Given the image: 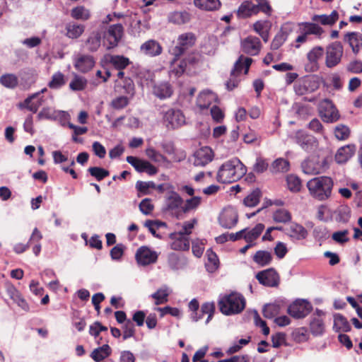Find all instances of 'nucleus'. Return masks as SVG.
Returning a JSON list of instances; mask_svg holds the SVG:
<instances>
[{
    "instance_id": "1",
    "label": "nucleus",
    "mask_w": 362,
    "mask_h": 362,
    "mask_svg": "<svg viewBox=\"0 0 362 362\" xmlns=\"http://www.w3.org/2000/svg\"><path fill=\"white\" fill-rule=\"evenodd\" d=\"M247 172L246 167L238 158L224 162L219 168L216 180L221 183H231L239 180Z\"/></svg>"
},
{
    "instance_id": "2",
    "label": "nucleus",
    "mask_w": 362,
    "mask_h": 362,
    "mask_svg": "<svg viewBox=\"0 0 362 362\" xmlns=\"http://www.w3.org/2000/svg\"><path fill=\"white\" fill-rule=\"evenodd\" d=\"M306 186L312 197L325 201L331 197L334 182L329 177L320 176L310 180Z\"/></svg>"
},
{
    "instance_id": "3",
    "label": "nucleus",
    "mask_w": 362,
    "mask_h": 362,
    "mask_svg": "<svg viewBox=\"0 0 362 362\" xmlns=\"http://www.w3.org/2000/svg\"><path fill=\"white\" fill-rule=\"evenodd\" d=\"M220 311L226 315H232L241 313L245 307V298L238 293L225 295L218 300Z\"/></svg>"
},
{
    "instance_id": "4",
    "label": "nucleus",
    "mask_w": 362,
    "mask_h": 362,
    "mask_svg": "<svg viewBox=\"0 0 362 362\" xmlns=\"http://www.w3.org/2000/svg\"><path fill=\"white\" fill-rule=\"evenodd\" d=\"M182 203L183 199L179 194L171 191L166 195L163 211L177 219H180L183 215Z\"/></svg>"
},
{
    "instance_id": "5",
    "label": "nucleus",
    "mask_w": 362,
    "mask_h": 362,
    "mask_svg": "<svg viewBox=\"0 0 362 362\" xmlns=\"http://www.w3.org/2000/svg\"><path fill=\"white\" fill-rule=\"evenodd\" d=\"M291 139L306 152H312L317 148V139L304 130H298L291 135Z\"/></svg>"
},
{
    "instance_id": "6",
    "label": "nucleus",
    "mask_w": 362,
    "mask_h": 362,
    "mask_svg": "<svg viewBox=\"0 0 362 362\" xmlns=\"http://www.w3.org/2000/svg\"><path fill=\"white\" fill-rule=\"evenodd\" d=\"M327 168L326 158L318 156H310L303 160L301 168L305 174L316 175L322 173Z\"/></svg>"
},
{
    "instance_id": "7",
    "label": "nucleus",
    "mask_w": 362,
    "mask_h": 362,
    "mask_svg": "<svg viewBox=\"0 0 362 362\" xmlns=\"http://www.w3.org/2000/svg\"><path fill=\"white\" fill-rule=\"evenodd\" d=\"M343 47L339 42L332 43L327 47L325 64L328 68L336 66L341 62Z\"/></svg>"
},
{
    "instance_id": "8",
    "label": "nucleus",
    "mask_w": 362,
    "mask_h": 362,
    "mask_svg": "<svg viewBox=\"0 0 362 362\" xmlns=\"http://www.w3.org/2000/svg\"><path fill=\"white\" fill-rule=\"evenodd\" d=\"M163 120L168 129H177L185 124V117L182 111L173 108L164 112Z\"/></svg>"
},
{
    "instance_id": "9",
    "label": "nucleus",
    "mask_w": 362,
    "mask_h": 362,
    "mask_svg": "<svg viewBox=\"0 0 362 362\" xmlns=\"http://www.w3.org/2000/svg\"><path fill=\"white\" fill-rule=\"evenodd\" d=\"M124 28L121 23L113 24L109 26L107 31L103 35L107 42V49H110L117 46L123 35Z\"/></svg>"
},
{
    "instance_id": "10",
    "label": "nucleus",
    "mask_w": 362,
    "mask_h": 362,
    "mask_svg": "<svg viewBox=\"0 0 362 362\" xmlns=\"http://www.w3.org/2000/svg\"><path fill=\"white\" fill-rule=\"evenodd\" d=\"M320 113L323 121L327 123L335 122L340 117L337 109L329 99H325L321 103Z\"/></svg>"
},
{
    "instance_id": "11",
    "label": "nucleus",
    "mask_w": 362,
    "mask_h": 362,
    "mask_svg": "<svg viewBox=\"0 0 362 362\" xmlns=\"http://www.w3.org/2000/svg\"><path fill=\"white\" fill-rule=\"evenodd\" d=\"M319 87L318 82L313 77H305L298 81L293 85V90L296 95H304L315 91Z\"/></svg>"
},
{
    "instance_id": "12",
    "label": "nucleus",
    "mask_w": 362,
    "mask_h": 362,
    "mask_svg": "<svg viewBox=\"0 0 362 362\" xmlns=\"http://www.w3.org/2000/svg\"><path fill=\"white\" fill-rule=\"evenodd\" d=\"M196 41V37L192 33L180 35L177 38V45L173 49L172 53L175 57L182 55L187 49L192 47Z\"/></svg>"
},
{
    "instance_id": "13",
    "label": "nucleus",
    "mask_w": 362,
    "mask_h": 362,
    "mask_svg": "<svg viewBox=\"0 0 362 362\" xmlns=\"http://www.w3.org/2000/svg\"><path fill=\"white\" fill-rule=\"evenodd\" d=\"M312 310L311 304L305 300H297L291 304L288 308V314L294 318H303Z\"/></svg>"
},
{
    "instance_id": "14",
    "label": "nucleus",
    "mask_w": 362,
    "mask_h": 362,
    "mask_svg": "<svg viewBox=\"0 0 362 362\" xmlns=\"http://www.w3.org/2000/svg\"><path fill=\"white\" fill-rule=\"evenodd\" d=\"M255 276L259 284L264 286L276 287L279 284V276L273 268L259 272Z\"/></svg>"
},
{
    "instance_id": "15",
    "label": "nucleus",
    "mask_w": 362,
    "mask_h": 362,
    "mask_svg": "<svg viewBox=\"0 0 362 362\" xmlns=\"http://www.w3.org/2000/svg\"><path fill=\"white\" fill-rule=\"evenodd\" d=\"M213 158L214 153L211 148L204 146L194 152L192 163L195 166L204 167L211 162Z\"/></svg>"
},
{
    "instance_id": "16",
    "label": "nucleus",
    "mask_w": 362,
    "mask_h": 362,
    "mask_svg": "<svg viewBox=\"0 0 362 362\" xmlns=\"http://www.w3.org/2000/svg\"><path fill=\"white\" fill-rule=\"evenodd\" d=\"M135 258L139 264L146 266L156 262L158 256L156 252L152 251L148 247L141 246L137 250Z\"/></svg>"
},
{
    "instance_id": "17",
    "label": "nucleus",
    "mask_w": 362,
    "mask_h": 362,
    "mask_svg": "<svg viewBox=\"0 0 362 362\" xmlns=\"http://www.w3.org/2000/svg\"><path fill=\"white\" fill-rule=\"evenodd\" d=\"M95 61L91 55L78 54L74 59V65L76 70L82 73H86L95 66Z\"/></svg>"
},
{
    "instance_id": "18",
    "label": "nucleus",
    "mask_w": 362,
    "mask_h": 362,
    "mask_svg": "<svg viewBox=\"0 0 362 362\" xmlns=\"http://www.w3.org/2000/svg\"><path fill=\"white\" fill-rule=\"evenodd\" d=\"M220 225L225 228H231L238 222V214L233 207L224 209L218 217Z\"/></svg>"
},
{
    "instance_id": "19",
    "label": "nucleus",
    "mask_w": 362,
    "mask_h": 362,
    "mask_svg": "<svg viewBox=\"0 0 362 362\" xmlns=\"http://www.w3.org/2000/svg\"><path fill=\"white\" fill-rule=\"evenodd\" d=\"M169 238L172 240L170 247L173 250L185 251L190 247L189 238L177 232L171 233Z\"/></svg>"
},
{
    "instance_id": "20",
    "label": "nucleus",
    "mask_w": 362,
    "mask_h": 362,
    "mask_svg": "<svg viewBox=\"0 0 362 362\" xmlns=\"http://www.w3.org/2000/svg\"><path fill=\"white\" fill-rule=\"evenodd\" d=\"M243 51L250 55H257L261 49L260 40L255 36L250 35L241 42Z\"/></svg>"
},
{
    "instance_id": "21",
    "label": "nucleus",
    "mask_w": 362,
    "mask_h": 362,
    "mask_svg": "<svg viewBox=\"0 0 362 362\" xmlns=\"http://www.w3.org/2000/svg\"><path fill=\"white\" fill-rule=\"evenodd\" d=\"M238 19H246L257 15V7L251 1H243L235 11Z\"/></svg>"
},
{
    "instance_id": "22",
    "label": "nucleus",
    "mask_w": 362,
    "mask_h": 362,
    "mask_svg": "<svg viewBox=\"0 0 362 362\" xmlns=\"http://www.w3.org/2000/svg\"><path fill=\"white\" fill-rule=\"evenodd\" d=\"M44 98L42 96H39V93H33L28 96L23 103H20L18 107L20 108H26L29 111L35 113L39 107L42 105Z\"/></svg>"
},
{
    "instance_id": "23",
    "label": "nucleus",
    "mask_w": 362,
    "mask_h": 362,
    "mask_svg": "<svg viewBox=\"0 0 362 362\" xmlns=\"http://www.w3.org/2000/svg\"><path fill=\"white\" fill-rule=\"evenodd\" d=\"M356 146L348 144L340 147L336 154L335 160L339 164L346 163L356 153Z\"/></svg>"
},
{
    "instance_id": "24",
    "label": "nucleus",
    "mask_w": 362,
    "mask_h": 362,
    "mask_svg": "<svg viewBox=\"0 0 362 362\" xmlns=\"http://www.w3.org/2000/svg\"><path fill=\"white\" fill-rule=\"evenodd\" d=\"M101 30H97L92 31L85 40V47L87 50L91 52H96L101 45L102 40Z\"/></svg>"
},
{
    "instance_id": "25",
    "label": "nucleus",
    "mask_w": 362,
    "mask_h": 362,
    "mask_svg": "<svg viewBox=\"0 0 362 362\" xmlns=\"http://www.w3.org/2000/svg\"><path fill=\"white\" fill-rule=\"evenodd\" d=\"M291 32V28L289 24L286 23L281 26L272 42L271 49H278L285 42Z\"/></svg>"
},
{
    "instance_id": "26",
    "label": "nucleus",
    "mask_w": 362,
    "mask_h": 362,
    "mask_svg": "<svg viewBox=\"0 0 362 362\" xmlns=\"http://www.w3.org/2000/svg\"><path fill=\"white\" fill-rule=\"evenodd\" d=\"M140 51L145 55L156 57L161 54L162 47L157 41L149 40L141 45Z\"/></svg>"
},
{
    "instance_id": "27",
    "label": "nucleus",
    "mask_w": 362,
    "mask_h": 362,
    "mask_svg": "<svg viewBox=\"0 0 362 362\" xmlns=\"http://www.w3.org/2000/svg\"><path fill=\"white\" fill-rule=\"evenodd\" d=\"M344 40L347 42L354 54H358L362 48V34L356 32L348 33L344 36Z\"/></svg>"
},
{
    "instance_id": "28",
    "label": "nucleus",
    "mask_w": 362,
    "mask_h": 362,
    "mask_svg": "<svg viewBox=\"0 0 362 362\" xmlns=\"http://www.w3.org/2000/svg\"><path fill=\"white\" fill-rule=\"evenodd\" d=\"M216 100V94L209 90H206L199 93L197 104L202 110L207 109Z\"/></svg>"
},
{
    "instance_id": "29",
    "label": "nucleus",
    "mask_w": 362,
    "mask_h": 362,
    "mask_svg": "<svg viewBox=\"0 0 362 362\" xmlns=\"http://www.w3.org/2000/svg\"><path fill=\"white\" fill-rule=\"evenodd\" d=\"M286 233L292 239L300 240L307 237L308 232L301 225L292 223L287 228Z\"/></svg>"
},
{
    "instance_id": "30",
    "label": "nucleus",
    "mask_w": 362,
    "mask_h": 362,
    "mask_svg": "<svg viewBox=\"0 0 362 362\" xmlns=\"http://www.w3.org/2000/svg\"><path fill=\"white\" fill-rule=\"evenodd\" d=\"M153 92L157 98L165 99L171 96L173 94V88L169 83L160 82L154 85Z\"/></svg>"
},
{
    "instance_id": "31",
    "label": "nucleus",
    "mask_w": 362,
    "mask_h": 362,
    "mask_svg": "<svg viewBox=\"0 0 362 362\" xmlns=\"http://www.w3.org/2000/svg\"><path fill=\"white\" fill-rule=\"evenodd\" d=\"M252 62V59L251 58L241 55L235 63L234 68L231 71V75L237 76L241 74L243 71L247 74Z\"/></svg>"
},
{
    "instance_id": "32",
    "label": "nucleus",
    "mask_w": 362,
    "mask_h": 362,
    "mask_svg": "<svg viewBox=\"0 0 362 362\" xmlns=\"http://www.w3.org/2000/svg\"><path fill=\"white\" fill-rule=\"evenodd\" d=\"M194 6L203 11H216L221 7L220 0H194Z\"/></svg>"
},
{
    "instance_id": "33",
    "label": "nucleus",
    "mask_w": 362,
    "mask_h": 362,
    "mask_svg": "<svg viewBox=\"0 0 362 362\" xmlns=\"http://www.w3.org/2000/svg\"><path fill=\"white\" fill-rule=\"evenodd\" d=\"M170 290L167 285H163L159 288L155 293H152L150 297L155 300V305H158L164 304L168 301V296Z\"/></svg>"
},
{
    "instance_id": "34",
    "label": "nucleus",
    "mask_w": 362,
    "mask_h": 362,
    "mask_svg": "<svg viewBox=\"0 0 362 362\" xmlns=\"http://www.w3.org/2000/svg\"><path fill=\"white\" fill-rule=\"evenodd\" d=\"M168 22L176 25L187 23L190 20V14L187 11H174L169 13Z\"/></svg>"
},
{
    "instance_id": "35",
    "label": "nucleus",
    "mask_w": 362,
    "mask_h": 362,
    "mask_svg": "<svg viewBox=\"0 0 362 362\" xmlns=\"http://www.w3.org/2000/svg\"><path fill=\"white\" fill-rule=\"evenodd\" d=\"M253 261L261 267L269 265L272 261V255L267 250H258L252 257Z\"/></svg>"
},
{
    "instance_id": "36",
    "label": "nucleus",
    "mask_w": 362,
    "mask_h": 362,
    "mask_svg": "<svg viewBox=\"0 0 362 362\" xmlns=\"http://www.w3.org/2000/svg\"><path fill=\"white\" fill-rule=\"evenodd\" d=\"M66 37L71 39H77L83 33L85 26L75 23H69L66 25Z\"/></svg>"
},
{
    "instance_id": "37",
    "label": "nucleus",
    "mask_w": 362,
    "mask_h": 362,
    "mask_svg": "<svg viewBox=\"0 0 362 362\" xmlns=\"http://www.w3.org/2000/svg\"><path fill=\"white\" fill-rule=\"evenodd\" d=\"M111 354V349L108 344H104L100 347L95 349L91 354L90 357L95 362H100L107 357H108Z\"/></svg>"
},
{
    "instance_id": "38",
    "label": "nucleus",
    "mask_w": 362,
    "mask_h": 362,
    "mask_svg": "<svg viewBox=\"0 0 362 362\" xmlns=\"http://www.w3.org/2000/svg\"><path fill=\"white\" fill-rule=\"evenodd\" d=\"M339 18V14L336 11H333L329 15H315L313 21L320 22L324 25H332L336 23Z\"/></svg>"
},
{
    "instance_id": "39",
    "label": "nucleus",
    "mask_w": 362,
    "mask_h": 362,
    "mask_svg": "<svg viewBox=\"0 0 362 362\" xmlns=\"http://www.w3.org/2000/svg\"><path fill=\"white\" fill-rule=\"evenodd\" d=\"M66 84V78L61 71L54 73L49 81L47 86L51 89H59Z\"/></svg>"
},
{
    "instance_id": "40",
    "label": "nucleus",
    "mask_w": 362,
    "mask_h": 362,
    "mask_svg": "<svg viewBox=\"0 0 362 362\" xmlns=\"http://www.w3.org/2000/svg\"><path fill=\"white\" fill-rule=\"evenodd\" d=\"M88 84L87 79L81 76L75 74L69 83V88L73 91L83 90Z\"/></svg>"
},
{
    "instance_id": "41",
    "label": "nucleus",
    "mask_w": 362,
    "mask_h": 362,
    "mask_svg": "<svg viewBox=\"0 0 362 362\" xmlns=\"http://www.w3.org/2000/svg\"><path fill=\"white\" fill-rule=\"evenodd\" d=\"M264 229V226L262 223L257 224L252 229L245 233L244 239L246 242L255 243V240L260 235Z\"/></svg>"
},
{
    "instance_id": "42",
    "label": "nucleus",
    "mask_w": 362,
    "mask_h": 362,
    "mask_svg": "<svg viewBox=\"0 0 362 362\" xmlns=\"http://www.w3.org/2000/svg\"><path fill=\"white\" fill-rule=\"evenodd\" d=\"M310 332L314 336H320L325 332L323 320L319 317H313L310 323Z\"/></svg>"
},
{
    "instance_id": "43",
    "label": "nucleus",
    "mask_w": 362,
    "mask_h": 362,
    "mask_svg": "<svg viewBox=\"0 0 362 362\" xmlns=\"http://www.w3.org/2000/svg\"><path fill=\"white\" fill-rule=\"evenodd\" d=\"M270 170L274 173L287 172L289 170V162L284 158H277L272 163Z\"/></svg>"
},
{
    "instance_id": "44",
    "label": "nucleus",
    "mask_w": 362,
    "mask_h": 362,
    "mask_svg": "<svg viewBox=\"0 0 362 362\" xmlns=\"http://www.w3.org/2000/svg\"><path fill=\"white\" fill-rule=\"evenodd\" d=\"M288 189L292 192H298L302 187L301 180L295 175H289L286 177Z\"/></svg>"
},
{
    "instance_id": "45",
    "label": "nucleus",
    "mask_w": 362,
    "mask_h": 362,
    "mask_svg": "<svg viewBox=\"0 0 362 362\" xmlns=\"http://www.w3.org/2000/svg\"><path fill=\"white\" fill-rule=\"evenodd\" d=\"M71 16L76 20L86 21L90 17V13L84 6H76L71 10Z\"/></svg>"
},
{
    "instance_id": "46",
    "label": "nucleus",
    "mask_w": 362,
    "mask_h": 362,
    "mask_svg": "<svg viewBox=\"0 0 362 362\" xmlns=\"http://www.w3.org/2000/svg\"><path fill=\"white\" fill-rule=\"evenodd\" d=\"M110 62L117 70H122L130 64V61L127 57L120 55L112 56Z\"/></svg>"
},
{
    "instance_id": "47",
    "label": "nucleus",
    "mask_w": 362,
    "mask_h": 362,
    "mask_svg": "<svg viewBox=\"0 0 362 362\" xmlns=\"http://www.w3.org/2000/svg\"><path fill=\"white\" fill-rule=\"evenodd\" d=\"M146 155L149 159L156 163H168V160L165 156L153 148H146Z\"/></svg>"
},
{
    "instance_id": "48",
    "label": "nucleus",
    "mask_w": 362,
    "mask_h": 362,
    "mask_svg": "<svg viewBox=\"0 0 362 362\" xmlns=\"http://www.w3.org/2000/svg\"><path fill=\"white\" fill-rule=\"evenodd\" d=\"M18 78L13 74H4L0 77V83L8 88H14L18 85Z\"/></svg>"
},
{
    "instance_id": "49",
    "label": "nucleus",
    "mask_w": 362,
    "mask_h": 362,
    "mask_svg": "<svg viewBox=\"0 0 362 362\" xmlns=\"http://www.w3.org/2000/svg\"><path fill=\"white\" fill-rule=\"evenodd\" d=\"M334 327L344 332H349L351 330V325L347 321L346 318L340 314L334 315Z\"/></svg>"
},
{
    "instance_id": "50",
    "label": "nucleus",
    "mask_w": 362,
    "mask_h": 362,
    "mask_svg": "<svg viewBox=\"0 0 362 362\" xmlns=\"http://www.w3.org/2000/svg\"><path fill=\"white\" fill-rule=\"evenodd\" d=\"M129 98L124 95L117 96L113 98L110 103V106L117 110L125 108L129 103Z\"/></svg>"
},
{
    "instance_id": "51",
    "label": "nucleus",
    "mask_w": 362,
    "mask_h": 362,
    "mask_svg": "<svg viewBox=\"0 0 362 362\" xmlns=\"http://www.w3.org/2000/svg\"><path fill=\"white\" fill-rule=\"evenodd\" d=\"M260 196L261 192L259 189L253 190L244 199L243 202L245 205L249 207H253L256 206L259 202Z\"/></svg>"
},
{
    "instance_id": "52",
    "label": "nucleus",
    "mask_w": 362,
    "mask_h": 362,
    "mask_svg": "<svg viewBox=\"0 0 362 362\" xmlns=\"http://www.w3.org/2000/svg\"><path fill=\"white\" fill-rule=\"evenodd\" d=\"M201 202L202 198L200 197H193L187 199L185 205L182 206L183 214L195 210L201 204Z\"/></svg>"
},
{
    "instance_id": "53",
    "label": "nucleus",
    "mask_w": 362,
    "mask_h": 362,
    "mask_svg": "<svg viewBox=\"0 0 362 362\" xmlns=\"http://www.w3.org/2000/svg\"><path fill=\"white\" fill-rule=\"evenodd\" d=\"M334 136L340 141L346 140L350 135L349 128L344 124H339L334 128Z\"/></svg>"
},
{
    "instance_id": "54",
    "label": "nucleus",
    "mask_w": 362,
    "mask_h": 362,
    "mask_svg": "<svg viewBox=\"0 0 362 362\" xmlns=\"http://www.w3.org/2000/svg\"><path fill=\"white\" fill-rule=\"evenodd\" d=\"M293 339L298 343L304 342L308 339V329L305 327H301L296 328L292 332Z\"/></svg>"
},
{
    "instance_id": "55",
    "label": "nucleus",
    "mask_w": 362,
    "mask_h": 362,
    "mask_svg": "<svg viewBox=\"0 0 362 362\" xmlns=\"http://www.w3.org/2000/svg\"><path fill=\"white\" fill-rule=\"evenodd\" d=\"M273 218L274 221L278 223H286L291 220V216L288 211L284 209H281L274 212Z\"/></svg>"
},
{
    "instance_id": "56",
    "label": "nucleus",
    "mask_w": 362,
    "mask_h": 362,
    "mask_svg": "<svg viewBox=\"0 0 362 362\" xmlns=\"http://www.w3.org/2000/svg\"><path fill=\"white\" fill-rule=\"evenodd\" d=\"M88 171L98 181H101L110 174L108 170L100 167H90L88 169Z\"/></svg>"
},
{
    "instance_id": "57",
    "label": "nucleus",
    "mask_w": 362,
    "mask_h": 362,
    "mask_svg": "<svg viewBox=\"0 0 362 362\" xmlns=\"http://www.w3.org/2000/svg\"><path fill=\"white\" fill-rule=\"evenodd\" d=\"M187 63L185 61H180L179 63L174 62L170 70V75H174L175 77L180 76L185 71Z\"/></svg>"
},
{
    "instance_id": "58",
    "label": "nucleus",
    "mask_w": 362,
    "mask_h": 362,
    "mask_svg": "<svg viewBox=\"0 0 362 362\" xmlns=\"http://www.w3.org/2000/svg\"><path fill=\"white\" fill-rule=\"evenodd\" d=\"M302 25L304 26L303 31L308 35H320L323 33V30L316 23H303Z\"/></svg>"
},
{
    "instance_id": "59",
    "label": "nucleus",
    "mask_w": 362,
    "mask_h": 362,
    "mask_svg": "<svg viewBox=\"0 0 362 362\" xmlns=\"http://www.w3.org/2000/svg\"><path fill=\"white\" fill-rule=\"evenodd\" d=\"M202 317L203 315H207L208 317L206 320V324H208L212 319L215 312V305L214 303L206 302L202 304L201 307Z\"/></svg>"
},
{
    "instance_id": "60",
    "label": "nucleus",
    "mask_w": 362,
    "mask_h": 362,
    "mask_svg": "<svg viewBox=\"0 0 362 362\" xmlns=\"http://www.w3.org/2000/svg\"><path fill=\"white\" fill-rule=\"evenodd\" d=\"M156 184L152 181H137L136 183V189L143 194H148L149 193V189H156Z\"/></svg>"
},
{
    "instance_id": "61",
    "label": "nucleus",
    "mask_w": 362,
    "mask_h": 362,
    "mask_svg": "<svg viewBox=\"0 0 362 362\" xmlns=\"http://www.w3.org/2000/svg\"><path fill=\"white\" fill-rule=\"evenodd\" d=\"M251 341V337L248 336L247 338L241 339L232 345L227 351L228 354H233L238 352L243 346H246Z\"/></svg>"
},
{
    "instance_id": "62",
    "label": "nucleus",
    "mask_w": 362,
    "mask_h": 362,
    "mask_svg": "<svg viewBox=\"0 0 362 362\" xmlns=\"http://www.w3.org/2000/svg\"><path fill=\"white\" fill-rule=\"evenodd\" d=\"M206 256L208 258V262L211 265L210 266L209 264H206L207 269L213 272L218 267V259L216 253H214L211 249L207 250Z\"/></svg>"
},
{
    "instance_id": "63",
    "label": "nucleus",
    "mask_w": 362,
    "mask_h": 362,
    "mask_svg": "<svg viewBox=\"0 0 362 362\" xmlns=\"http://www.w3.org/2000/svg\"><path fill=\"white\" fill-rule=\"evenodd\" d=\"M139 207L141 212L144 215L151 214L154 209V206L151 203V200L148 198L143 199L140 202Z\"/></svg>"
},
{
    "instance_id": "64",
    "label": "nucleus",
    "mask_w": 362,
    "mask_h": 362,
    "mask_svg": "<svg viewBox=\"0 0 362 362\" xmlns=\"http://www.w3.org/2000/svg\"><path fill=\"white\" fill-rule=\"evenodd\" d=\"M322 54L323 49L321 47H316L308 53L307 59L313 63H318V59L322 56Z\"/></svg>"
}]
</instances>
